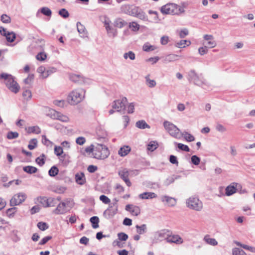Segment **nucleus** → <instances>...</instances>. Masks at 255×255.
<instances>
[{"instance_id":"338daca9","label":"nucleus","mask_w":255,"mask_h":255,"mask_svg":"<svg viewBox=\"0 0 255 255\" xmlns=\"http://www.w3.org/2000/svg\"><path fill=\"white\" fill-rule=\"evenodd\" d=\"M191 161L193 164L197 165L200 163V159L199 157L197 156L196 155H193L191 157Z\"/></svg>"},{"instance_id":"c85d7f7f","label":"nucleus","mask_w":255,"mask_h":255,"mask_svg":"<svg viewBox=\"0 0 255 255\" xmlns=\"http://www.w3.org/2000/svg\"><path fill=\"white\" fill-rule=\"evenodd\" d=\"M136 127L140 129L150 128V126L144 120L137 121L135 124Z\"/></svg>"},{"instance_id":"79ce46f5","label":"nucleus","mask_w":255,"mask_h":255,"mask_svg":"<svg viewBox=\"0 0 255 255\" xmlns=\"http://www.w3.org/2000/svg\"><path fill=\"white\" fill-rule=\"evenodd\" d=\"M128 26L133 31H138L140 28L139 25L137 22L134 21L130 22L129 23Z\"/></svg>"},{"instance_id":"680f3d73","label":"nucleus","mask_w":255,"mask_h":255,"mask_svg":"<svg viewBox=\"0 0 255 255\" xmlns=\"http://www.w3.org/2000/svg\"><path fill=\"white\" fill-rule=\"evenodd\" d=\"M66 190V188L62 186H57L55 187L54 191L58 194L63 193Z\"/></svg>"},{"instance_id":"1a4fd4ad","label":"nucleus","mask_w":255,"mask_h":255,"mask_svg":"<svg viewBox=\"0 0 255 255\" xmlns=\"http://www.w3.org/2000/svg\"><path fill=\"white\" fill-rule=\"evenodd\" d=\"M175 5L173 3H168L161 8V12L163 14H174Z\"/></svg>"},{"instance_id":"e2e57ef3","label":"nucleus","mask_w":255,"mask_h":255,"mask_svg":"<svg viewBox=\"0 0 255 255\" xmlns=\"http://www.w3.org/2000/svg\"><path fill=\"white\" fill-rule=\"evenodd\" d=\"M100 200L104 204H107L110 203V199L106 195H102L100 196Z\"/></svg>"},{"instance_id":"37998d69","label":"nucleus","mask_w":255,"mask_h":255,"mask_svg":"<svg viewBox=\"0 0 255 255\" xmlns=\"http://www.w3.org/2000/svg\"><path fill=\"white\" fill-rule=\"evenodd\" d=\"M191 44V42L189 40H181L180 42L177 43V44L179 46V48H185L186 46H189Z\"/></svg>"},{"instance_id":"58836bf2","label":"nucleus","mask_w":255,"mask_h":255,"mask_svg":"<svg viewBox=\"0 0 255 255\" xmlns=\"http://www.w3.org/2000/svg\"><path fill=\"white\" fill-rule=\"evenodd\" d=\"M204 240L206 243L211 245L215 246L218 244L217 242L215 239L211 238L209 235H206L205 236Z\"/></svg>"},{"instance_id":"473e14b6","label":"nucleus","mask_w":255,"mask_h":255,"mask_svg":"<svg viewBox=\"0 0 255 255\" xmlns=\"http://www.w3.org/2000/svg\"><path fill=\"white\" fill-rule=\"evenodd\" d=\"M90 221L94 229H96L99 227V219L97 216L92 217L90 219Z\"/></svg>"},{"instance_id":"39448f33","label":"nucleus","mask_w":255,"mask_h":255,"mask_svg":"<svg viewBox=\"0 0 255 255\" xmlns=\"http://www.w3.org/2000/svg\"><path fill=\"white\" fill-rule=\"evenodd\" d=\"M116 200V202L113 203V205H110L109 207L104 211L103 216L107 219L113 218L115 215L118 213V205Z\"/></svg>"},{"instance_id":"f8f14e48","label":"nucleus","mask_w":255,"mask_h":255,"mask_svg":"<svg viewBox=\"0 0 255 255\" xmlns=\"http://www.w3.org/2000/svg\"><path fill=\"white\" fill-rule=\"evenodd\" d=\"M189 81L198 86H201L204 83L202 79L194 72L190 73Z\"/></svg>"},{"instance_id":"4468645a","label":"nucleus","mask_w":255,"mask_h":255,"mask_svg":"<svg viewBox=\"0 0 255 255\" xmlns=\"http://www.w3.org/2000/svg\"><path fill=\"white\" fill-rule=\"evenodd\" d=\"M104 23L108 33L109 34H111L113 36H115L116 30L110 25L111 21L109 18L105 17Z\"/></svg>"},{"instance_id":"4d7b16f0","label":"nucleus","mask_w":255,"mask_h":255,"mask_svg":"<svg viewBox=\"0 0 255 255\" xmlns=\"http://www.w3.org/2000/svg\"><path fill=\"white\" fill-rule=\"evenodd\" d=\"M63 153V148L61 146H55L54 147V153L58 156L62 155Z\"/></svg>"},{"instance_id":"7ed1b4c3","label":"nucleus","mask_w":255,"mask_h":255,"mask_svg":"<svg viewBox=\"0 0 255 255\" xmlns=\"http://www.w3.org/2000/svg\"><path fill=\"white\" fill-rule=\"evenodd\" d=\"M109 154V151L105 145L98 144L95 147L93 157L98 159H104L107 158Z\"/></svg>"},{"instance_id":"8fccbe9b","label":"nucleus","mask_w":255,"mask_h":255,"mask_svg":"<svg viewBox=\"0 0 255 255\" xmlns=\"http://www.w3.org/2000/svg\"><path fill=\"white\" fill-rule=\"evenodd\" d=\"M56 71V69L54 67H50L46 69L45 74L44 75V78H46L50 75L55 73Z\"/></svg>"},{"instance_id":"864d4df0","label":"nucleus","mask_w":255,"mask_h":255,"mask_svg":"<svg viewBox=\"0 0 255 255\" xmlns=\"http://www.w3.org/2000/svg\"><path fill=\"white\" fill-rule=\"evenodd\" d=\"M233 255H247V254L243 250L236 248L233 250Z\"/></svg>"},{"instance_id":"bb28decb","label":"nucleus","mask_w":255,"mask_h":255,"mask_svg":"<svg viewBox=\"0 0 255 255\" xmlns=\"http://www.w3.org/2000/svg\"><path fill=\"white\" fill-rule=\"evenodd\" d=\"M130 150V148L128 146H124L120 148L118 153L120 156H125L128 154Z\"/></svg>"},{"instance_id":"ddd939ff","label":"nucleus","mask_w":255,"mask_h":255,"mask_svg":"<svg viewBox=\"0 0 255 255\" xmlns=\"http://www.w3.org/2000/svg\"><path fill=\"white\" fill-rule=\"evenodd\" d=\"M163 125L169 134L173 137H175V126L167 121L164 122Z\"/></svg>"},{"instance_id":"7c9ffc66","label":"nucleus","mask_w":255,"mask_h":255,"mask_svg":"<svg viewBox=\"0 0 255 255\" xmlns=\"http://www.w3.org/2000/svg\"><path fill=\"white\" fill-rule=\"evenodd\" d=\"M59 159L62 163L64 165H68L70 162V156L65 153L60 156Z\"/></svg>"},{"instance_id":"4be33fe9","label":"nucleus","mask_w":255,"mask_h":255,"mask_svg":"<svg viewBox=\"0 0 255 255\" xmlns=\"http://www.w3.org/2000/svg\"><path fill=\"white\" fill-rule=\"evenodd\" d=\"M75 181L79 185H82L86 182V178L84 173L79 172L75 175Z\"/></svg>"},{"instance_id":"052dcab7","label":"nucleus","mask_w":255,"mask_h":255,"mask_svg":"<svg viewBox=\"0 0 255 255\" xmlns=\"http://www.w3.org/2000/svg\"><path fill=\"white\" fill-rule=\"evenodd\" d=\"M18 133L17 132L9 131L7 133V137L8 139L16 138L18 136Z\"/></svg>"},{"instance_id":"a211bd4d","label":"nucleus","mask_w":255,"mask_h":255,"mask_svg":"<svg viewBox=\"0 0 255 255\" xmlns=\"http://www.w3.org/2000/svg\"><path fill=\"white\" fill-rule=\"evenodd\" d=\"M238 184L232 183L226 188V194L230 196L236 192Z\"/></svg>"},{"instance_id":"c03bdc74","label":"nucleus","mask_w":255,"mask_h":255,"mask_svg":"<svg viewBox=\"0 0 255 255\" xmlns=\"http://www.w3.org/2000/svg\"><path fill=\"white\" fill-rule=\"evenodd\" d=\"M37 139L36 138L31 139L29 141V144L28 145V148L30 150H33L37 146Z\"/></svg>"},{"instance_id":"49530a36","label":"nucleus","mask_w":255,"mask_h":255,"mask_svg":"<svg viewBox=\"0 0 255 255\" xmlns=\"http://www.w3.org/2000/svg\"><path fill=\"white\" fill-rule=\"evenodd\" d=\"M124 58L125 59L129 58L130 60H133L135 59V54L133 52L129 51L124 54Z\"/></svg>"},{"instance_id":"f704fd0d","label":"nucleus","mask_w":255,"mask_h":255,"mask_svg":"<svg viewBox=\"0 0 255 255\" xmlns=\"http://www.w3.org/2000/svg\"><path fill=\"white\" fill-rule=\"evenodd\" d=\"M139 9L138 7L132 6L128 9V13L130 15L135 17Z\"/></svg>"},{"instance_id":"20e7f679","label":"nucleus","mask_w":255,"mask_h":255,"mask_svg":"<svg viewBox=\"0 0 255 255\" xmlns=\"http://www.w3.org/2000/svg\"><path fill=\"white\" fill-rule=\"evenodd\" d=\"M187 206L193 210L200 211L203 208L202 202L197 197H191L186 200Z\"/></svg>"},{"instance_id":"69168bd1","label":"nucleus","mask_w":255,"mask_h":255,"mask_svg":"<svg viewBox=\"0 0 255 255\" xmlns=\"http://www.w3.org/2000/svg\"><path fill=\"white\" fill-rule=\"evenodd\" d=\"M86 142V139L83 136H80L76 138V143L80 145H83Z\"/></svg>"},{"instance_id":"cd10ccee","label":"nucleus","mask_w":255,"mask_h":255,"mask_svg":"<svg viewBox=\"0 0 255 255\" xmlns=\"http://www.w3.org/2000/svg\"><path fill=\"white\" fill-rule=\"evenodd\" d=\"M27 132L28 133L39 134L41 132V129L38 126H32L28 128Z\"/></svg>"},{"instance_id":"c756f323","label":"nucleus","mask_w":255,"mask_h":255,"mask_svg":"<svg viewBox=\"0 0 255 255\" xmlns=\"http://www.w3.org/2000/svg\"><path fill=\"white\" fill-rule=\"evenodd\" d=\"M149 75L145 76V83L149 88H153L156 86V83L154 80H151L149 78Z\"/></svg>"},{"instance_id":"5fc2aeb1","label":"nucleus","mask_w":255,"mask_h":255,"mask_svg":"<svg viewBox=\"0 0 255 255\" xmlns=\"http://www.w3.org/2000/svg\"><path fill=\"white\" fill-rule=\"evenodd\" d=\"M183 136L184 138L188 141H193L195 140V137L188 132L183 133Z\"/></svg>"},{"instance_id":"dca6fc26","label":"nucleus","mask_w":255,"mask_h":255,"mask_svg":"<svg viewBox=\"0 0 255 255\" xmlns=\"http://www.w3.org/2000/svg\"><path fill=\"white\" fill-rule=\"evenodd\" d=\"M53 212L56 214H63L65 213L66 212V203L63 202L60 203Z\"/></svg>"},{"instance_id":"5701e85b","label":"nucleus","mask_w":255,"mask_h":255,"mask_svg":"<svg viewBox=\"0 0 255 255\" xmlns=\"http://www.w3.org/2000/svg\"><path fill=\"white\" fill-rule=\"evenodd\" d=\"M128 24V22L122 18H116L114 22V25L115 27L121 28Z\"/></svg>"},{"instance_id":"6e6d98bb","label":"nucleus","mask_w":255,"mask_h":255,"mask_svg":"<svg viewBox=\"0 0 255 255\" xmlns=\"http://www.w3.org/2000/svg\"><path fill=\"white\" fill-rule=\"evenodd\" d=\"M37 227L41 231H45L48 228V225L45 222H40L38 223Z\"/></svg>"},{"instance_id":"a18cd8bd","label":"nucleus","mask_w":255,"mask_h":255,"mask_svg":"<svg viewBox=\"0 0 255 255\" xmlns=\"http://www.w3.org/2000/svg\"><path fill=\"white\" fill-rule=\"evenodd\" d=\"M236 244L237 246H240L243 248L249 250L253 253H255V248L253 247H250L246 245L242 244L239 242H237Z\"/></svg>"},{"instance_id":"c9c22d12","label":"nucleus","mask_w":255,"mask_h":255,"mask_svg":"<svg viewBox=\"0 0 255 255\" xmlns=\"http://www.w3.org/2000/svg\"><path fill=\"white\" fill-rule=\"evenodd\" d=\"M136 17L143 20L144 21H147L148 18L145 12L143 11L140 8L139 9L136 15Z\"/></svg>"},{"instance_id":"393cba45","label":"nucleus","mask_w":255,"mask_h":255,"mask_svg":"<svg viewBox=\"0 0 255 255\" xmlns=\"http://www.w3.org/2000/svg\"><path fill=\"white\" fill-rule=\"evenodd\" d=\"M188 5L187 3L183 2L181 5L176 4V15H179L184 12V8Z\"/></svg>"},{"instance_id":"72a5a7b5","label":"nucleus","mask_w":255,"mask_h":255,"mask_svg":"<svg viewBox=\"0 0 255 255\" xmlns=\"http://www.w3.org/2000/svg\"><path fill=\"white\" fill-rule=\"evenodd\" d=\"M36 201L40 203L44 207H48L47 198L44 196H39L36 198Z\"/></svg>"},{"instance_id":"9b49d317","label":"nucleus","mask_w":255,"mask_h":255,"mask_svg":"<svg viewBox=\"0 0 255 255\" xmlns=\"http://www.w3.org/2000/svg\"><path fill=\"white\" fill-rule=\"evenodd\" d=\"M125 209L130 212L133 216H137L140 214V209L139 207L132 204L126 205Z\"/></svg>"},{"instance_id":"de8ad7c7","label":"nucleus","mask_w":255,"mask_h":255,"mask_svg":"<svg viewBox=\"0 0 255 255\" xmlns=\"http://www.w3.org/2000/svg\"><path fill=\"white\" fill-rule=\"evenodd\" d=\"M47 55L44 51L38 53L36 56V59L41 61H44Z\"/></svg>"},{"instance_id":"0e129e2a","label":"nucleus","mask_w":255,"mask_h":255,"mask_svg":"<svg viewBox=\"0 0 255 255\" xmlns=\"http://www.w3.org/2000/svg\"><path fill=\"white\" fill-rule=\"evenodd\" d=\"M170 42L169 38L168 36H163L160 38V43L162 45H165Z\"/></svg>"},{"instance_id":"9d476101","label":"nucleus","mask_w":255,"mask_h":255,"mask_svg":"<svg viewBox=\"0 0 255 255\" xmlns=\"http://www.w3.org/2000/svg\"><path fill=\"white\" fill-rule=\"evenodd\" d=\"M0 33L6 37L8 42H12L15 38V34L14 32H7L6 29L2 26L0 27Z\"/></svg>"},{"instance_id":"13d9d810","label":"nucleus","mask_w":255,"mask_h":255,"mask_svg":"<svg viewBox=\"0 0 255 255\" xmlns=\"http://www.w3.org/2000/svg\"><path fill=\"white\" fill-rule=\"evenodd\" d=\"M48 207H54L57 204L56 199L53 197L47 198Z\"/></svg>"},{"instance_id":"0eeeda50","label":"nucleus","mask_w":255,"mask_h":255,"mask_svg":"<svg viewBox=\"0 0 255 255\" xmlns=\"http://www.w3.org/2000/svg\"><path fill=\"white\" fill-rule=\"evenodd\" d=\"M132 172H133V171L128 170L127 168H122L120 169L118 171V174L119 176L124 181L128 187L131 186V183L129 181L128 177L130 175V173Z\"/></svg>"},{"instance_id":"603ef678","label":"nucleus","mask_w":255,"mask_h":255,"mask_svg":"<svg viewBox=\"0 0 255 255\" xmlns=\"http://www.w3.org/2000/svg\"><path fill=\"white\" fill-rule=\"evenodd\" d=\"M22 96L27 101L30 100L32 96L31 91L29 90H25L23 92Z\"/></svg>"},{"instance_id":"bf43d9fd","label":"nucleus","mask_w":255,"mask_h":255,"mask_svg":"<svg viewBox=\"0 0 255 255\" xmlns=\"http://www.w3.org/2000/svg\"><path fill=\"white\" fill-rule=\"evenodd\" d=\"M118 237L119 240L121 241H126L128 239V236L127 234L124 233H120L118 234Z\"/></svg>"},{"instance_id":"09e8293b","label":"nucleus","mask_w":255,"mask_h":255,"mask_svg":"<svg viewBox=\"0 0 255 255\" xmlns=\"http://www.w3.org/2000/svg\"><path fill=\"white\" fill-rule=\"evenodd\" d=\"M59 14L64 18H66L69 17V13L65 8H62L58 11Z\"/></svg>"},{"instance_id":"423d86ee","label":"nucleus","mask_w":255,"mask_h":255,"mask_svg":"<svg viewBox=\"0 0 255 255\" xmlns=\"http://www.w3.org/2000/svg\"><path fill=\"white\" fill-rule=\"evenodd\" d=\"M26 195L25 193L20 192L15 194L10 200V205L11 206L19 205L25 201Z\"/></svg>"},{"instance_id":"4c0bfd02","label":"nucleus","mask_w":255,"mask_h":255,"mask_svg":"<svg viewBox=\"0 0 255 255\" xmlns=\"http://www.w3.org/2000/svg\"><path fill=\"white\" fill-rule=\"evenodd\" d=\"M40 11L43 15L50 17L52 14V11L50 9L47 7H43L40 9Z\"/></svg>"},{"instance_id":"f3484780","label":"nucleus","mask_w":255,"mask_h":255,"mask_svg":"<svg viewBox=\"0 0 255 255\" xmlns=\"http://www.w3.org/2000/svg\"><path fill=\"white\" fill-rule=\"evenodd\" d=\"M53 116L54 119H57L63 122H67L69 121V118L68 117L56 111H53Z\"/></svg>"},{"instance_id":"3c124183","label":"nucleus","mask_w":255,"mask_h":255,"mask_svg":"<svg viewBox=\"0 0 255 255\" xmlns=\"http://www.w3.org/2000/svg\"><path fill=\"white\" fill-rule=\"evenodd\" d=\"M0 20L4 23H9L11 22L10 17L6 14H3L1 15Z\"/></svg>"},{"instance_id":"6e6552de","label":"nucleus","mask_w":255,"mask_h":255,"mask_svg":"<svg viewBox=\"0 0 255 255\" xmlns=\"http://www.w3.org/2000/svg\"><path fill=\"white\" fill-rule=\"evenodd\" d=\"M127 101V99L126 97H123L121 100H115L112 104V108L116 109L117 112H120L125 109Z\"/></svg>"},{"instance_id":"412c9836","label":"nucleus","mask_w":255,"mask_h":255,"mask_svg":"<svg viewBox=\"0 0 255 255\" xmlns=\"http://www.w3.org/2000/svg\"><path fill=\"white\" fill-rule=\"evenodd\" d=\"M77 28L78 32L79 33L80 36L82 37H87V31L85 27V26L81 23L80 22H78L77 23Z\"/></svg>"},{"instance_id":"f257e3e1","label":"nucleus","mask_w":255,"mask_h":255,"mask_svg":"<svg viewBox=\"0 0 255 255\" xmlns=\"http://www.w3.org/2000/svg\"><path fill=\"white\" fill-rule=\"evenodd\" d=\"M0 79L3 80V83L6 87L11 92L16 94L19 92L20 86L11 75L2 73L0 74Z\"/></svg>"},{"instance_id":"e433bc0d","label":"nucleus","mask_w":255,"mask_h":255,"mask_svg":"<svg viewBox=\"0 0 255 255\" xmlns=\"http://www.w3.org/2000/svg\"><path fill=\"white\" fill-rule=\"evenodd\" d=\"M46 158V156L44 154H42L39 157L36 158L35 162L37 164H38L40 166H42L45 163V159Z\"/></svg>"},{"instance_id":"2eb2a0df","label":"nucleus","mask_w":255,"mask_h":255,"mask_svg":"<svg viewBox=\"0 0 255 255\" xmlns=\"http://www.w3.org/2000/svg\"><path fill=\"white\" fill-rule=\"evenodd\" d=\"M171 233L170 231L167 230H162L160 231L157 232L156 233V236L157 238V239L160 240V241L163 239H166L170 235Z\"/></svg>"},{"instance_id":"a878e982","label":"nucleus","mask_w":255,"mask_h":255,"mask_svg":"<svg viewBox=\"0 0 255 255\" xmlns=\"http://www.w3.org/2000/svg\"><path fill=\"white\" fill-rule=\"evenodd\" d=\"M136 233L139 235H142L147 232V226L145 224H142L140 226L136 225Z\"/></svg>"},{"instance_id":"6ab92c4d","label":"nucleus","mask_w":255,"mask_h":255,"mask_svg":"<svg viewBox=\"0 0 255 255\" xmlns=\"http://www.w3.org/2000/svg\"><path fill=\"white\" fill-rule=\"evenodd\" d=\"M161 200L168 206H173L175 204V199L168 196H162Z\"/></svg>"},{"instance_id":"f03ea898","label":"nucleus","mask_w":255,"mask_h":255,"mask_svg":"<svg viewBox=\"0 0 255 255\" xmlns=\"http://www.w3.org/2000/svg\"><path fill=\"white\" fill-rule=\"evenodd\" d=\"M85 91L82 88L75 89L68 95V100L71 105H76L81 102L85 97Z\"/></svg>"},{"instance_id":"2f4dec72","label":"nucleus","mask_w":255,"mask_h":255,"mask_svg":"<svg viewBox=\"0 0 255 255\" xmlns=\"http://www.w3.org/2000/svg\"><path fill=\"white\" fill-rule=\"evenodd\" d=\"M23 170L24 172L29 174L35 173L37 171V168L32 166H24Z\"/></svg>"},{"instance_id":"ea45409f","label":"nucleus","mask_w":255,"mask_h":255,"mask_svg":"<svg viewBox=\"0 0 255 255\" xmlns=\"http://www.w3.org/2000/svg\"><path fill=\"white\" fill-rule=\"evenodd\" d=\"M59 172L58 168L55 166H53L49 170L48 174L50 176L54 177L58 174Z\"/></svg>"},{"instance_id":"aec40b11","label":"nucleus","mask_w":255,"mask_h":255,"mask_svg":"<svg viewBox=\"0 0 255 255\" xmlns=\"http://www.w3.org/2000/svg\"><path fill=\"white\" fill-rule=\"evenodd\" d=\"M70 80L79 84H82L83 81V77L79 74H71L69 75Z\"/></svg>"},{"instance_id":"b1692460","label":"nucleus","mask_w":255,"mask_h":255,"mask_svg":"<svg viewBox=\"0 0 255 255\" xmlns=\"http://www.w3.org/2000/svg\"><path fill=\"white\" fill-rule=\"evenodd\" d=\"M157 195L153 192H144L139 194V197L141 199H149L155 198Z\"/></svg>"},{"instance_id":"774afa93","label":"nucleus","mask_w":255,"mask_h":255,"mask_svg":"<svg viewBox=\"0 0 255 255\" xmlns=\"http://www.w3.org/2000/svg\"><path fill=\"white\" fill-rule=\"evenodd\" d=\"M37 72L41 74V76L44 78V75L46 73V68L44 66H41L39 67L37 69Z\"/></svg>"},{"instance_id":"a19ab883","label":"nucleus","mask_w":255,"mask_h":255,"mask_svg":"<svg viewBox=\"0 0 255 255\" xmlns=\"http://www.w3.org/2000/svg\"><path fill=\"white\" fill-rule=\"evenodd\" d=\"M158 144L156 141H152L147 145V150L153 151L155 150L157 147Z\"/></svg>"}]
</instances>
